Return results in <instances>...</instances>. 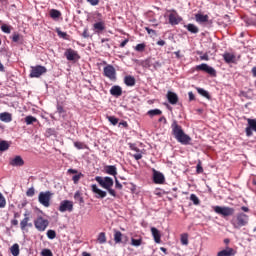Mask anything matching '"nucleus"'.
Segmentation results:
<instances>
[{
  "label": "nucleus",
  "instance_id": "72a5a7b5",
  "mask_svg": "<svg viewBox=\"0 0 256 256\" xmlns=\"http://www.w3.org/2000/svg\"><path fill=\"white\" fill-rule=\"evenodd\" d=\"M197 91L199 95H202V97H205L206 99H211V95H209V92L203 88H197Z\"/></svg>",
  "mask_w": 256,
  "mask_h": 256
},
{
  "label": "nucleus",
  "instance_id": "603ef678",
  "mask_svg": "<svg viewBox=\"0 0 256 256\" xmlns=\"http://www.w3.org/2000/svg\"><path fill=\"white\" fill-rule=\"evenodd\" d=\"M27 197H33L35 195V188H29L26 192Z\"/></svg>",
  "mask_w": 256,
  "mask_h": 256
},
{
  "label": "nucleus",
  "instance_id": "69168bd1",
  "mask_svg": "<svg viewBox=\"0 0 256 256\" xmlns=\"http://www.w3.org/2000/svg\"><path fill=\"white\" fill-rule=\"evenodd\" d=\"M201 61H209V54L205 53L200 56Z\"/></svg>",
  "mask_w": 256,
  "mask_h": 256
},
{
  "label": "nucleus",
  "instance_id": "c756f323",
  "mask_svg": "<svg viewBox=\"0 0 256 256\" xmlns=\"http://www.w3.org/2000/svg\"><path fill=\"white\" fill-rule=\"evenodd\" d=\"M11 254L13 256H19L20 250H19V244H14L10 248Z\"/></svg>",
  "mask_w": 256,
  "mask_h": 256
},
{
  "label": "nucleus",
  "instance_id": "37998d69",
  "mask_svg": "<svg viewBox=\"0 0 256 256\" xmlns=\"http://www.w3.org/2000/svg\"><path fill=\"white\" fill-rule=\"evenodd\" d=\"M145 47H146L145 43L138 44L135 47V51H138L139 53H143V51H145Z\"/></svg>",
  "mask_w": 256,
  "mask_h": 256
},
{
  "label": "nucleus",
  "instance_id": "5fc2aeb1",
  "mask_svg": "<svg viewBox=\"0 0 256 256\" xmlns=\"http://www.w3.org/2000/svg\"><path fill=\"white\" fill-rule=\"evenodd\" d=\"M115 188L119 190L123 189V184L117 180V177L115 178Z\"/></svg>",
  "mask_w": 256,
  "mask_h": 256
},
{
  "label": "nucleus",
  "instance_id": "cd10ccee",
  "mask_svg": "<svg viewBox=\"0 0 256 256\" xmlns=\"http://www.w3.org/2000/svg\"><path fill=\"white\" fill-rule=\"evenodd\" d=\"M185 28H186L187 31H189L190 33H194V34L199 33V28H198L195 24H187V25L185 26Z\"/></svg>",
  "mask_w": 256,
  "mask_h": 256
},
{
  "label": "nucleus",
  "instance_id": "774afa93",
  "mask_svg": "<svg viewBox=\"0 0 256 256\" xmlns=\"http://www.w3.org/2000/svg\"><path fill=\"white\" fill-rule=\"evenodd\" d=\"M189 101H195V94L193 92L188 93Z\"/></svg>",
  "mask_w": 256,
  "mask_h": 256
},
{
  "label": "nucleus",
  "instance_id": "e433bc0d",
  "mask_svg": "<svg viewBox=\"0 0 256 256\" xmlns=\"http://www.w3.org/2000/svg\"><path fill=\"white\" fill-rule=\"evenodd\" d=\"M98 242L103 245V243H107V237L105 236V232H101L98 235Z\"/></svg>",
  "mask_w": 256,
  "mask_h": 256
},
{
  "label": "nucleus",
  "instance_id": "4be33fe9",
  "mask_svg": "<svg viewBox=\"0 0 256 256\" xmlns=\"http://www.w3.org/2000/svg\"><path fill=\"white\" fill-rule=\"evenodd\" d=\"M152 237L154 238L155 243H161V232L155 227L151 228Z\"/></svg>",
  "mask_w": 256,
  "mask_h": 256
},
{
  "label": "nucleus",
  "instance_id": "f704fd0d",
  "mask_svg": "<svg viewBox=\"0 0 256 256\" xmlns=\"http://www.w3.org/2000/svg\"><path fill=\"white\" fill-rule=\"evenodd\" d=\"M247 122H248V127H250V129H251L252 131H255V132H256V119L248 118V119H247Z\"/></svg>",
  "mask_w": 256,
  "mask_h": 256
},
{
  "label": "nucleus",
  "instance_id": "a878e982",
  "mask_svg": "<svg viewBox=\"0 0 256 256\" xmlns=\"http://www.w3.org/2000/svg\"><path fill=\"white\" fill-rule=\"evenodd\" d=\"M195 19L197 23H207V21H209V16L198 13V14H195Z\"/></svg>",
  "mask_w": 256,
  "mask_h": 256
},
{
  "label": "nucleus",
  "instance_id": "680f3d73",
  "mask_svg": "<svg viewBox=\"0 0 256 256\" xmlns=\"http://www.w3.org/2000/svg\"><path fill=\"white\" fill-rule=\"evenodd\" d=\"M57 33H58V35L60 37H62V39H66L67 38V32H63L61 30H58Z\"/></svg>",
  "mask_w": 256,
  "mask_h": 256
},
{
  "label": "nucleus",
  "instance_id": "3c124183",
  "mask_svg": "<svg viewBox=\"0 0 256 256\" xmlns=\"http://www.w3.org/2000/svg\"><path fill=\"white\" fill-rule=\"evenodd\" d=\"M153 63H154L153 58H149V59L145 60L146 67H153Z\"/></svg>",
  "mask_w": 256,
  "mask_h": 256
},
{
  "label": "nucleus",
  "instance_id": "9d476101",
  "mask_svg": "<svg viewBox=\"0 0 256 256\" xmlns=\"http://www.w3.org/2000/svg\"><path fill=\"white\" fill-rule=\"evenodd\" d=\"M104 77H107L110 81H115V79H117V72L113 65H107L104 67Z\"/></svg>",
  "mask_w": 256,
  "mask_h": 256
},
{
  "label": "nucleus",
  "instance_id": "bf43d9fd",
  "mask_svg": "<svg viewBox=\"0 0 256 256\" xmlns=\"http://www.w3.org/2000/svg\"><path fill=\"white\" fill-rule=\"evenodd\" d=\"M145 31H147L148 35H157V32L149 27H145Z\"/></svg>",
  "mask_w": 256,
  "mask_h": 256
},
{
  "label": "nucleus",
  "instance_id": "39448f33",
  "mask_svg": "<svg viewBox=\"0 0 256 256\" xmlns=\"http://www.w3.org/2000/svg\"><path fill=\"white\" fill-rule=\"evenodd\" d=\"M45 73H47V68L45 66H41V65L31 66L29 77H31V79L33 78L39 79V77H41V75H45Z\"/></svg>",
  "mask_w": 256,
  "mask_h": 256
},
{
  "label": "nucleus",
  "instance_id": "dca6fc26",
  "mask_svg": "<svg viewBox=\"0 0 256 256\" xmlns=\"http://www.w3.org/2000/svg\"><path fill=\"white\" fill-rule=\"evenodd\" d=\"M104 173L107 175H112V177H117V167L114 165H107L104 167Z\"/></svg>",
  "mask_w": 256,
  "mask_h": 256
},
{
  "label": "nucleus",
  "instance_id": "864d4df0",
  "mask_svg": "<svg viewBox=\"0 0 256 256\" xmlns=\"http://www.w3.org/2000/svg\"><path fill=\"white\" fill-rule=\"evenodd\" d=\"M89 5H92V7H96V5H99L100 0H86Z\"/></svg>",
  "mask_w": 256,
  "mask_h": 256
},
{
  "label": "nucleus",
  "instance_id": "338daca9",
  "mask_svg": "<svg viewBox=\"0 0 256 256\" xmlns=\"http://www.w3.org/2000/svg\"><path fill=\"white\" fill-rule=\"evenodd\" d=\"M57 112L61 115V113L65 112V109L61 105H57Z\"/></svg>",
  "mask_w": 256,
  "mask_h": 256
},
{
  "label": "nucleus",
  "instance_id": "09e8293b",
  "mask_svg": "<svg viewBox=\"0 0 256 256\" xmlns=\"http://www.w3.org/2000/svg\"><path fill=\"white\" fill-rule=\"evenodd\" d=\"M42 256H53V252L49 249H43L41 252Z\"/></svg>",
  "mask_w": 256,
  "mask_h": 256
},
{
  "label": "nucleus",
  "instance_id": "5701e85b",
  "mask_svg": "<svg viewBox=\"0 0 256 256\" xmlns=\"http://www.w3.org/2000/svg\"><path fill=\"white\" fill-rule=\"evenodd\" d=\"M223 59H224L225 63H235L236 57H235V55L232 54V53L225 52V53L223 54Z\"/></svg>",
  "mask_w": 256,
  "mask_h": 256
},
{
  "label": "nucleus",
  "instance_id": "f257e3e1",
  "mask_svg": "<svg viewBox=\"0 0 256 256\" xmlns=\"http://www.w3.org/2000/svg\"><path fill=\"white\" fill-rule=\"evenodd\" d=\"M172 129V135L175 137V139L178 141V143H181V145H190L191 138L189 135L185 134V131H183V127L177 123V120H174L171 124Z\"/></svg>",
  "mask_w": 256,
  "mask_h": 256
},
{
  "label": "nucleus",
  "instance_id": "f8f14e48",
  "mask_svg": "<svg viewBox=\"0 0 256 256\" xmlns=\"http://www.w3.org/2000/svg\"><path fill=\"white\" fill-rule=\"evenodd\" d=\"M153 181L156 185H163L165 183V175L157 170H153Z\"/></svg>",
  "mask_w": 256,
  "mask_h": 256
},
{
  "label": "nucleus",
  "instance_id": "9b49d317",
  "mask_svg": "<svg viewBox=\"0 0 256 256\" xmlns=\"http://www.w3.org/2000/svg\"><path fill=\"white\" fill-rule=\"evenodd\" d=\"M58 210L60 211V213H65V211L71 213L73 211V202L69 200H63L60 203Z\"/></svg>",
  "mask_w": 256,
  "mask_h": 256
},
{
  "label": "nucleus",
  "instance_id": "20e7f679",
  "mask_svg": "<svg viewBox=\"0 0 256 256\" xmlns=\"http://www.w3.org/2000/svg\"><path fill=\"white\" fill-rule=\"evenodd\" d=\"M53 198V193L51 191L40 192L38 195V201L43 207H51V199Z\"/></svg>",
  "mask_w": 256,
  "mask_h": 256
},
{
  "label": "nucleus",
  "instance_id": "f03ea898",
  "mask_svg": "<svg viewBox=\"0 0 256 256\" xmlns=\"http://www.w3.org/2000/svg\"><path fill=\"white\" fill-rule=\"evenodd\" d=\"M95 181H97V183H99L100 187H102L103 189H106V191H108L109 195H111L112 197H117V192L115 190H113V188H112L114 185V182L111 177L96 176Z\"/></svg>",
  "mask_w": 256,
  "mask_h": 256
},
{
  "label": "nucleus",
  "instance_id": "aec40b11",
  "mask_svg": "<svg viewBox=\"0 0 256 256\" xmlns=\"http://www.w3.org/2000/svg\"><path fill=\"white\" fill-rule=\"evenodd\" d=\"M93 31L95 33H101L103 31H105V22L104 21H100V22H96L93 24Z\"/></svg>",
  "mask_w": 256,
  "mask_h": 256
},
{
  "label": "nucleus",
  "instance_id": "49530a36",
  "mask_svg": "<svg viewBox=\"0 0 256 256\" xmlns=\"http://www.w3.org/2000/svg\"><path fill=\"white\" fill-rule=\"evenodd\" d=\"M74 147H76V149H87V145L83 142H74Z\"/></svg>",
  "mask_w": 256,
  "mask_h": 256
},
{
  "label": "nucleus",
  "instance_id": "393cba45",
  "mask_svg": "<svg viewBox=\"0 0 256 256\" xmlns=\"http://www.w3.org/2000/svg\"><path fill=\"white\" fill-rule=\"evenodd\" d=\"M124 83L127 87H135V83H136L135 77L131 75L125 76Z\"/></svg>",
  "mask_w": 256,
  "mask_h": 256
},
{
  "label": "nucleus",
  "instance_id": "4d7b16f0",
  "mask_svg": "<svg viewBox=\"0 0 256 256\" xmlns=\"http://www.w3.org/2000/svg\"><path fill=\"white\" fill-rule=\"evenodd\" d=\"M246 136L251 137L253 135V130L251 129L250 126L246 127Z\"/></svg>",
  "mask_w": 256,
  "mask_h": 256
},
{
  "label": "nucleus",
  "instance_id": "e2e57ef3",
  "mask_svg": "<svg viewBox=\"0 0 256 256\" xmlns=\"http://www.w3.org/2000/svg\"><path fill=\"white\" fill-rule=\"evenodd\" d=\"M132 157H134L136 161L143 159V155L141 153L134 154Z\"/></svg>",
  "mask_w": 256,
  "mask_h": 256
},
{
  "label": "nucleus",
  "instance_id": "a211bd4d",
  "mask_svg": "<svg viewBox=\"0 0 256 256\" xmlns=\"http://www.w3.org/2000/svg\"><path fill=\"white\" fill-rule=\"evenodd\" d=\"M236 253L235 249L226 247V249L218 252L217 256H235Z\"/></svg>",
  "mask_w": 256,
  "mask_h": 256
},
{
  "label": "nucleus",
  "instance_id": "412c9836",
  "mask_svg": "<svg viewBox=\"0 0 256 256\" xmlns=\"http://www.w3.org/2000/svg\"><path fill=\"white\" fill-rule=\"evenodd\" d=\"M0 121H3V123H11L13 121V115L9 112L0 113Z\"/></svg>",
  "mask_w": 256,
  "mask_h": 256
},
{
  "label": "nucleus",
  "instance_id": "c85d7f7f",
  "mask_svg": "<svg viewBox=\"0 0 256 256\" xmlns=\"http://www.w3.org/2000/svg\"><path fill=\"white\" fill-rule=\"evenodd\" d=\"M122 239H123V233H121V231L114 230L115 243H121Z\"/></svg>",
  "mask_w": 256,
  "mask_h": 256
},
{
  "label": "nucleus",
  "instance_id": "ddd939ff",
  "mask_svg": "<svg viewBox=\"0 0 256 256\" xmlns=\"http://www.w3.org/2000/svg\"><path fill=\"white\" fill-rule=\"evenodd\" d=\"M91 189H92L93 193L96 194L97 199H105V197H107V192L99 189L97 187V184H93L91 186Z\"/></svg>",
  "mask_w": 256,
  "mask_h": 256
},
{
  "label": "nucleus",
  "instance_id": "6e6d98bb",
  "mask_svg": "<svg viewBox=\"0 0 256 256\" xmlns=\"http://www.w3.org/2000/svg\"><path fill=\"white\" fill-rule=\"evenodd\" d=\"M196 172H197L198 174L203 173V166H201V162H199V163L197 164V166H196Z\"/></svg>",
  "mask_w": 256,
  "mask_h": 256
},
{
  "label": "nucleus",
  "instance_id": "423d86ee",
  "mask_svg": "<svg viewBox=\"0 0 256 256\" xmlns=\"http://www.w3.org/2000/svg\"><path fill=\"white\" fill-rule=\"evenodd\" d=\"M197 71H203L204 73H207L210 75V77H217V70L215 68L209 66L208 64L202 63L200 65H197L195 67Z\"/></svg>",
  "mask_w": 256,
  "mask_h": 256
},
{
  "label": "nucleus",
  "instance_id": "f3484780",
  "mask_svg": "<svg viewBox=\"0 0 256 256\" xmlns=\"http://www.w3.org/2000/svg\"><path fill=\"white\" fill-rule=\"evenodd\" d=\"M24 217L25 218L23 220H21V222H20L21 231H25V229H27V227H33V224L29 223V221H30L29 216H27V214H24Z\"/></svg>",
  "mask_w": 256,
  "mask_h": 256
},
{
  "label": "nucleus",
  "instance_id": "6e6552de",
  "mask_svg": "<svg viewBox=\"0 0 256 256\" xmlns=\"http://www.w3.org/2000/svg\"><path fill=\"white\" fill-rule=\"evenodd\" d=\"M64 57H66L67 61H73L74 63L81 59L79 53L72 48L66 49V51L64 52Z\"/></svg>",
  "mask_w": 256,
  "mask_h": 256
},
{
  "label": "nucleus",
  "instance_id": "1a4fd4ad",
  "mask_svg": "<svg viewBox=\"0 0 256 256\" xmlns=\"http://www.w3.org/2000/svg\"><path fill=\"white\" fill-rule=\"evenodd\" d=\"M34 227L38 231H45L47 227H49V220L44 219L43 217L39 216L35 221H34Z\"/></svg>",
  "mask_w": 256,
  "mask_h": 256
},
{
  "label": "nucleus",
  "instance_id": "c9c22d12",
  "mask_svg": "<svg viewBox=\"0 0 256 256\" xmlns=\"http://www.w3.org/2000/svg\"><path fill=\"white\" fill-rule=\"evenodd\" d=\"M162 111L161 110H159V109H152V110H149L148 111V115L150 116V117H155V116H157V115H162Z\"/></svg>",
  "mask_w": 256,
  "mask_h": 256
},
{
  "label": "nucleus",
  "instance_id": "2f4dec72",
  "mask_svg": "<svg viewBox=\"0 0 256 256\" xmlns=\"http://www.w3.org/2000/svg\"><path fill=\"white\" fill-rule=\"evenodd\" d=\"M50 17L52 19H59V17H61V12L59 10H56V9H51L50 10Z\"/></svg>",
  "mask_w": 256,
  "mask_h": 256
},
{
  "label": "nucleus",
  "instance_id": "13d9d810",
  "mask_svg": "<svg viewBox=\"0 0 256 256\" xmlns=\"http://www.w3.org/2000/svg\"><path fill=\"white\" fill-rule=\"evenodd\" d=\"M181 243L182 245H189V239L187 238V236L181 237Z\"/></svg>",
  "mask_w": 256,
  "mask_h": 256
},
{
  "label": "nucleus",
  "instance_id": "6ab92c4d",
  "mask_svg": "<svg viewBox=\"0 0 256 256\" xmlns=\"http://www.w3.org/2000/svg\"><path fill=\"white\" fill-rule=\"evenodd\" d=\"M110 94L113 97H121V95H123V89L121 88V86H112V88L110 89Z\"/></svg>",
  "mask_w": 256,
  "mask_h": 256
},
{
  "label": "nucleus",
  "instance_id": "a19ab883",
  "mask_svg": "<svg viewBox=\"0 0 256 256\" xmlns=\"http://www.w3.org/2000/svg\"><path fill=\"white\" fill-rule=\"evenodd\" d=\"M7 205V200H5V196L0 192V209H4Z\"/></svg>",
  "mask_w": 256,
  "mask_h": 256
},
{
  "label": "nucleus",
  "instance_id": "2eb2a0df",
  "mask_svg": "<svg viewBox=\"0 0 256 256\" xmlns=\"http://www.w3.org/2000/svg\"><path fill=\"white\" fill-rule=\"evenodd\" d=\"M9 164L12 167H23V165H25V161L21 156H15L13 159L10 160Z\"/></svg>",
  "mask_w": 256,
  "mask_h": 256
},
{
  "label": "nucleus",
  "instance_id": "0eeeda50",
  "mask_svg": "<svg viewBox=\"0 0 256 256\" xmlns=\"http://www.w3.org/2000/svg\"><path fill=\"white\" fill-rule=\"evenodd\" d=\"M214 211L222 217H231L235 213V209L231 207L214 206Z\"/></svg>",
  "mask_w": 256,
  "mask_h": 256
},
{
  "label": "nucleus",
  "instance_id": "8fccbe9b",
  "mask_svg": "<svg viewBox=\"0 0 256 256\" xmlns=\"http://www.w3.org/2000/svg\"><path fill=\"white\" fill-rule=\"evenodd\" d=\"M52 135H55V130L53 128H48L45 132V136L51 137Z\"/></svg>",
  "mask_w": 256,
  "mask_h": 256
},
{
  "label": "nucleus",
  "instance_id": "4468645a",
  "mask_svg": "<svg viewBox=\"0 0 256 256\" xmlns=\"http://www.w3.org/2000/svg\"><path fill=\"white\" fill-rule=\"evenodd\" d=\"M166 97L170 105H177L179 103V96L175 92L168 91Z\"/></svg>",
  "mask_w": 256,
  "mask_h": 256
},
{
  "label": "nucleus",
  "instance_id": "0e129e2a",
  "mask_svg": "<svg viewBox=\"0 0 256 256\" xmlns=\"http://www.w3.org/2000/svg\"><path fill=\"white\" fill-rule=\"evenodd\" d=\"M159 67H161V62L156 61V60L154 59L153 68H154V69H159Z\"/></svg>",
  "mask_w": 256,
  "mask_h": 256
},
{
  "label": "nucleus",
  "instance_id": "b1692460",
  "mask_svg": "<svg viewBox=\"0 0 256 256\" xmlns=\"http://www.w3.org/2000/svg\"><path fill=\"white\" fill-rule=\"evenodd\" d=\"M13 43H17L18 45H23V35L15 32L11 37Z\"/></svg>",
  "mask_w": 256,
  "mask_h": 256
},
{
  "label": "nucleus",
  "instance_id": "ea45409f",
  "mask_svg": "<svg viewBox=\"0 0 256 256\" xmlns=\"http://www.w3.org/2000/svg\"><path fill=\"white\" fill-rule=\"evenodd\" d=\"M190 201H192L194 205H200L201 203V200H199V197L195 194L190 195Z\"/></svg>",
  "mask_w": 256,
  "mask_h": 256
},
{
  "label": "nucleus",
  "instance_id": "473e14b6",
  "mask_svg": "<svg viewBox=\"0 0 256 256\" xmlns=\"http://www.w3.org/2000/svg\"><path fill=\"white\" fill-rule=\"evenodd\" d=\"M25 123L26 125H33V123H37V118H35L34 116H26L25 117Z\"/></svg>",
  "mask_w": 256,
  "mask_h": 256
},
{
  "label": "nucleus",
  "instance_id": "58836bf2",
  "mask_svg": "<svg viewBox=\"0 0 256 256\" xmlns=\"http://www.w3.org/2000/svg\"><path fill=\"white\" fill-rule=\"evenodd\" d=\"M142 243H143V239H141V238H139V239L132 238L131 239V245H133L134 247H139V246H141Z\"/></svg>",
  "mask_w": 256,
  "mask_h": 256
},
{
  "label": "nucleus",
  "instance_id": "7ed1b4c3",
  "mask_svg": "<svg viewBox=\"0 0 256 256\" xmlns=\"http://www.w3.org/2000/svg\"><path fill=\"white\" fill-rule=\"evenodd\" d=\"M248 223L249 216L243 212L236 214L231 220V225L234 229H241V227H245Z\"/></svg>",
  "mask_w": 256,
  "mask_h": 256
},
{
  "label": "nucleus",
  "instance_id": "7c9ffc66",
  "mask_svg": "<svg viewBox=\"0 0 256 256\" xmlns=\"http://www.w3.org/2000/svg\"><path fill=\"white\" fill-rule=\"evenodd\" d=\"M169 23L170 25H179V18L175 14L169 15Z\"/></svg>",
  "mask_w": 256,
  "mask_h": 256
},
{
  "label": "nucleus",
  "instance_id": "052dcab7",
  "mask_svg": "<svg viewBox=\"0 0 256 256\" xmlns=\"http://www.w3.org/2000/svg\"><path fill=\"white\" fill-rule=\"evenodd\" d=\"M82 37H84V39H89V29L85 28L83 33H82Z\"/></svg>",
  "mask_w": 256,
  "mask_h": 256
},
{
  "label": "nucleus",
  "instance_id": "a18cd8bd",
  "mask_svg": "<svg viewBox=\"0 0 256 256\" xmlns=\"http://www.w3.org/2000/svg\"><path fill=\"white\" fill-rule=\"evenodd\" d=\"M1 31H3V33H11V26L7 25V24H3L1 26Z\"/></svg>",
  "mask_w": 256,
  "mask_h": 256
},
{
  "label": "nucleus",
  "instance_id": "c03bdc74",
  "mask_svg": "<svg viewBox=\"0 0 256 256\" xmlns=\"http://www.w3.org/2000/svg\"><path fill=\"white\" fill-rule=\"evenodd\" d=\"M46 235L48 239H55V237H57V232H55V230H48Z\"/></svg>",
  "mask_w": 256,
  "mask_h": 256
},
{
  "label": "nucleus",
  "instance_id": "4c0bfd02",
  "mask_svg": "<svg viewBox=\"0 0 256 256\" xmlns=\"http://www.w3.org/2000/svg\"><path fill=\"white\" fill-rule=\"evenodd\" d=\"M7 149H9V142L2 140L0 142V151H7Z\"/></svg>",
  "mask_w": 256,
  "mask_h": 256
},
{
  "label": "nucleus",
  "instance_id": "79ce46f5",
  "mask_svg": "<svg viewBox=\"0 0 256 256\" xmlns=\"http://www.w3.org/2000/svg\"><path fill=\"white\" fill-rule=\"evenodd\" d=\"M107 119L112 125H117V123H119V118L115 116H107Z\"/></svg>",
  "mask_w": 256,
  "mask_h": 256
},
{
  "label": "nucleus",
  "instance_id": "bb28decb",
  "mask_svg": "<svg viewBox=\"0 0 256 256\" xmlns=\"http://www.w3.org/2000/svg\"><path fill=\"white\" fill-rule=\"evenodd\" d=\"M74 199L76 203H79L80 205H83V203H85V200L83 199V193H81V191L79 190L75 192Z\"/></svg>",
  "mask_w": 256,
  "mask_h": 256
},
{
  "label": "nucleus",
  "instance_id": "de8ad7c7",
  "mask_svg": "<svg viewBox=\"0 0 256 256\" xmlns=\"http://www.w3.org/2000/svg\"><path fill=\"white\" fill-rule=\"evenodd\" d=\"M81 177H83V173H79V174L74 175V176L72 177V180H73V182H74L75 185H77V183H79Z\"/></svg>",
  "mask_w": 256,
  "mask_h": 256
}]
</instances>
